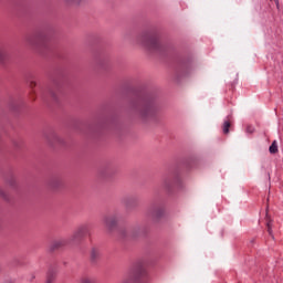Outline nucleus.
<instances>
[{"mask_svg": "<svg viewBox=\"0 0 283 283\" xmlns=\"http://www.w3.org/2000/svg\"><path fill=\"white\" fill-rule=\"evenodd\" d=\"M140 43L144 45V48L153 52H160L163 50V44H160V40L156 33H144L140 36Z\"/></svg>", "mask_w": 283, "mask_h": 283, "instance_id": "1", "label": "nucleus"}, {"mask_svg": "<svg viewBox=\"0 0 283 283\" xmlns=\"http://www.w3.org/2000/svg\"><path fill=\"white\" fill-rule=\"evenodd\" d=\"M138 109L143 120H149L156 116V107L151 102H142Z\"/></svg>", "mask_w": 283, "mask_h": 283, "instance_id": "2", "label": "nucleus"}, {"mask_svg": "<svg viewBox=\"0 0 283 283\" xmlns=\"http://www.w3.org/2000/svg\"><path fill=\"white\" fill-rule=\"evenodd\" d=\"M90 233V228L87 226L80 227L72 235V242H78Z\"/></svg>", "mask_w": 283, "mask_h": 283, "instance_id": "3", "label": "nucleus"}, {"mask_svg": "<svg viewBox=\"0 0 283 283\" xmlns=\"http://www.w3.org/2000/svg\"><path fill=\"white\" fill-rule=\"evenodd\" d=\"M8 49L4 45H0V63L3 64L9 59Z\"/></svg>", "mask_w": 283, "mask_h": 283, "instance_id": "4", "label": "nucleus"}, {"mask_svg": "<svg viewBox=\"0 0 283 283\" xmlns=\"http://www.w3.org/2000/svg\"><path fill=\"white\" fill-rule=\"evenodd\" d=\"M116 219L114 217H108L105 219V226L107 227V229H109V231H112V229H114L116 227Z\"/></svg>", "mask_w": 283, "mask_h": 283, "instance_id": "5", "label": "nucleus"}, {"mask_svg": "<svg viewBox=\"0 0 283 283\" xmlns=\"http://www.w3.org/2000/svg\"><path fill=\"white\" fill-rule=\"evenodd\" d=\"M67 241L65 240H56L51 244V251H56V249H61V247H65Z\"/></svg>", "mask_w": 283, "mask_h": 283, "instance_id": "6", "label": "nucleus"}, {"mask_svg": "<svg viewBox=\"0 0 283 283\" xmlns=\"http://www.w3.org/2000/svg\"><path fill=\"white\" fill-rule=\"evenodd\" d=\"M232 124L233 122L231 120V117H227V119L223 122V125H222L223 134H229V129H231Z\"/></svg>", "mask_w": 283, "mask_h": 283, "instance_id": "7", "label": "nucleus"}, {"mask_svg": "<svg viewBox=\"0 0 283 283\" xmlns=\"http://www.w3.org/2000/svg\"><path fill=\"white\" fill-rule=\"evenodd\" d=\"M99 258H101V252L98 251V249H93L91 251V260H92V262H96Z\"/></svg>", "mask_w": 283, "mask_h": 283, "instance_id": "8", "label": "nucleus"}, {"mask_svg": "<svg viewBox=\"0 0 283 283\" xmlns=\"http://www.w3.org/2000/svg\"><path fill=\"white\" fill-rule=\"evenodd\" d=\"M270 154H277L279 149H277V142H273L269 148Z\"/></svg>", "mask_w": 283, "mask_h": 283, "instance_id": "9", "label": "nucleus"}, {"mask_svg": "<svg viewBox=\"0 0 283 283\" xmlns=\"http://www.w3.org/2000/svg\"><path fill=\"white\" fill-rule=\"evenodd\" d=\"M38 45H39V48H48V39L46 38H40Z\"/></svg>", "mask_w": 283, "mask_h": 283, "instance_id": "10", "label": "nucleus"}, {"mask_svg": "<svg viewBox=\"0 0 283 283\" xmlns=\"http://www.w3.org/2000/svg\"><path fill=\"white\" fill-rule=\"evenodd\" d=\"M0 198H2V200H10V197L8 196V192H6V190H3V188H0Z\"/></svg>", "mask_w": 283, "mask_h": 283, "instance_id": "11", "label": "nucleus"}, {"mask_svg": "<svg viewBox=\"0 0 283 283\" xmlns=\"http://www.w3.org/2000/svg\"><path fill=\"white\" fill-rule=\"evenodd\" d=\"M78 283H94V279H91L90 276H83L80 279Z\"/></svg>", "mask_w": 283, "mask_h": 283, "instance_id": "12", "label": "nucleus"}, {"mask_svg": "<svg viewBox=\"0 0 283 283\" xmlns=\"http://www.w3.org/2000/svg\"><path fill=\"white\" fill-rule=\"evenodd\" d=\"M266 227H268L269 234L273 235V230L271 229L273 226L271 224L270 219L266 220Z\"/></svg>", "mask_w": 283, "mask_h": 283, "instance_id": "13", "label": "nucleus"}, {"mask_svg": "<svg viewBox=\"0 0 283 283\" xmlns=\"http://www.w3.org/2000/svg\"><path fill=\"white\" fill-rule=\"evenodd\" d=\"M30 87H36V82H31Z\"/></svg>", "mask_w": 283, "mask_h": 283, "instance_id": "14", "label": "nucleus"}, {"mask_svg": "<svg viewBox=\"0 0 283 283\" xmlns=\"http://www.w3.org/2000/svg\"><path fill=\"white\" fill-rule=\"evenodd\" d=\"M53 138H54V140H56V142L61 140V139L59 138V136H56V135H54Z\"/></svg>", "mask_w": 283, "mask_h": 283, "instance_id": "15", "label": "nucleus"}, {"mask_svg": "<svg viewBox=\"0 0 283 283\" xmlns=\"http://www.w3.org/2000/svg\"><path fill=\"white\" fill-rule=\"evenodd\" d=\"M46 283H52V279H48Z\"/></svg>", "mask_w": 283, "mask_h": 283, "instance_id": "16", "label": "nucleus"}, {"mask_svg": "<svg viewBox=\"0 0 283 283\" xmlns=\"http://www.w3.org/2000/svg\"><path fill=\"white\" fill-rule=\"evenodd\" d=\"M251 132H253V130L250 128V134H251Z\"/></svg>", "mask_w": 283, "mask_h": 283, "instance_id": "17", "label": "nucleus"}, {"mask_svg": "<svg viewBox=\"0 0 283 283\" xmlns=\"http://www.w3.org/2000/svg\"><path fill=\"white\" fill-rule=\"evenodd\" d=\"M165 185H166V187H167V181H165Z\"/></svg>", "mask_w": 283, "mask_h": 283, "instance_id": "18", "label": "nucleus"}]
</instances>
